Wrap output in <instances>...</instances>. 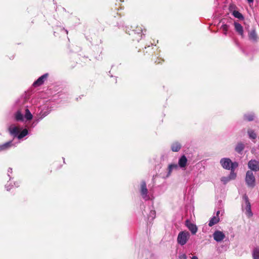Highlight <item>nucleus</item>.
Instances as JSON below:
<instances>
[{"label": "nucleus", "mask_w": 259, "mask_h": 259, "mask_svg": "<svg viewBox=\"0 0 259 259\" xmlns=\"http://www.w3.org/2000/svg\"><path fill=\"white\" fill-rule=\"evenodd\" d=\"M221 181L224 183V184H226L227 183H228L229 181H230V179L229 178V177H222V179H221Z\"/></svg>", "instance_id": "nucleus-27"}, {"label": "nucleus", "mask_w": 259, "mask_h": 259, "mask_svg": "<svg viewBox=\"0 0 259 259\" xmlns=\"http://www.w3.org/2000/svg\"><path fill=\"white\" fill-rule=\"evenodd\" d=\"M254 116L253 114L250 113L244 115V118L248 121H251L254 119Z\"/></svg>", "instance_id": "nucleus-22"}, {"label": "nucleus", "mask_w": 259, "mask_h": 259, "mask_svg": "<svg viewBox=\"0 0 259 259\" xmlns=\"http://www.w3.org/2000/svg\"><path fill=\"white\" fill-rule=\"evenodd\" d=\"M6 188H7V190H10V189H9V188H8V186L7 185L6 186Z\"/></svg>", "instance_id": "nucleus-34"}, {"label": "nucleus", "mask_w": 259, "mask_h": 259, "mask_svg": "<svg viewBox=\"0 0 259 259\" xmlns=\"http://www.w3.org/2000/svg\"><path fill=\"white\" fill-rule=\"evenodd\" d=\"M248 37L250 40L255 41L257 38V35L254 30H251L248 34Z\"/></svg>", "instance_id": "nucleus-15"}, {"label": "nucleus", "mask_w": 259, "mask_h": 259, "mask_svg": "<svg viewBox=\"0 0 259 259\" xmlns=\"http://www.w3.org/2000/svg\"><path fill=\"white\" fill-rule=\"evenodd\" d=\"M233 15L235 17H236L237 18H239V19L243 18L242 15L238 11H234L233 12Z\"/></svg>", "instance_id": "nucleus-24"}, {"label": "nucleus", "mask_w": 259, "mask_h": 259, "mask_svg": "<svg viewBox=\"0 0 259 259\" xmlns=\"http://www.w3.org/2000/svg\"><path fill=\"white\" fill-rule=\"evenodd\" d=\"M247 1L248 2V3L249 4H251V3H252L253 2V0H247Z\"/></svg>", "instance_id": "nucleus-31"}, {"label": "nucleus", "mask_w": 259, "mask_h": 259, "mask_svg": "<svg viewBox=\"0 0 259 259\" xmlns=\"http://www.w3.org/2000/svg\"><path fill=\"white\" fill-rule=\"evenodd\" d=\"M187 256L185 254H182L179 256V259H187Z\"/></svg>", "instance_id": "nucleus-29"}, {"label": "nucleus", "mask_w": 259, "mask_h": 259, "mask_svg": "<svg viewBox=\"0 0 259 259\" xmlns=\"http://www.w3.org/2000/svg\"><path fill=\"white\" fill-rule=\"evenodd\" d=\"M243 199L244 201V204H242V208L243 210L245 211V214L248 218L252 216L253 213L251 209V205L249 201L248 198L246 195L243 196Z\"/></svg>", "instance_id": "nucleus-2"}, {"label": "nucleus", "mask_w": 259, "mask_h": 259, "mask_svg": "<svg viewBox=\"0 0 259 259\" xmlns=\"http://www.w3.org/2000/svg\"><path fill=\"white\" fill-rule=\"evenodd\" d=\"M185 225L193 235L197 233L198 228L195 224L191 223L189 220H187L185 222Z\"/></svg>", "instance_id": "nucleus-6"}, {"label": "nucleus", "mask_w": 259, "mask_h": 259, "mask_svg": "<svg viewBox=\"0 0 259 259\" xmlns=\"http://www.w3.org/2000/svg\"><path fill=\"white\" fill-rule=\"evenodd\" d=\"M248 167L252 170L258 171L259 170V163L256 160H250L248 162Z\"/></svg>", "instance_id": "nucleus-10"}, {"label": "nucleus", "mask_w": 259, "mask_h": 259, "mask_svg": "<svg viewBox=\"0 0 259 259\" xmlns=\"http://www.w3.org/2000/svg\"><path fill=\"white\" fill-rule=\"evenodd\" d=\"M187 159L185 156H182L179 160V165L182 167H185L187 164Z\"/></svg>", "instance_id": "nucleus-13"}, {"label": "nucleus", "mask_w": 259, "mask_h": 259, "mask_svg": "<svg viewBox=\"0 0 259 259\" xmlns=\"http://www.w3.org/2000/svg\"><path fill=\"white\" fill-rule=\"evenodd\" d=\"M190 233L186 231L180 232L178 236L177 241L181 245H185L190 238Z\"/></svg>", "instance_id": "nucleus-3"}, {"label": "nucleus", "mask_w": 259, "mask_h": 259, "mask_svg": "<svg viewBox=\"0 0 259 259\" xmlns=\"http://www.w3.org/2000/svg\"><path fill=\"white\" fill-rule=\"evenodd\" d=\"M178 168V166L177 164H171L168 166V175H169L172 170L174 169H177Z\"/></svg>", "instance_id": "nucleus-18"}, {"label": "nucleus", "mask_w": 259, "mask_h": 259, "mask_svg": "<svg viewBox=\"0 0 259 259\" xmlns=\"http://www.w3.org/2000/svg\"><path fill=\"white\" fill-rule=\"evenodd\" d=\"M213 238L215 241L220 242L225 239V234L222 231L217 230L213 233Z\"/></svg>", "instance_id": "nucleus-5"}, {"label": "nucleus", "mask_w": 259, "mask_h": 259, "mask_svg": "<svg viewBox=\"0 0 259 259\" xmlns=\"http://www.w3.org/2000/svg\"><path fill=\"white\" fill-rule=\"evenodd\" d=\"M248 134L249 138L251 139H255L256 137V134L252 130H249L248 131Z\"/></svg>", "instance_id": "nucleus-21"}, {"label": "nucleus", "mask_w": 259, "mask_h": 259, "mask_svg": "<svg viewBox=\"0 0 259 259\" xmlns=\"http://www.w3.org/2000/svg\"><path fill=\"white\" fill-rule=\"evenodd\" d=\"M228 26L227 25H224L222 26V29L225 31V32H226L228 30Z\"/></svg>", "instance_id": "nucleus-30"}, {"label": "nucleus", "mask_w": 259, "mask_h": 259, "mask_svg": "<svg viewBox=\"0 0 259 259\" xmlns=\"http://www.w3.org/2000/svg\"><path fill=\"white\" fill-rule=\"evenodd\" d=\"M191 259H198V257L196 256H193Z\"/></svg>", "instance_id": "nucleus-32"}, {"label": "nucleus", "mask_w": 259, "mask_h": 259, "mask_svg": "<svg viewBox=\"0 0 259 259\" xmlns=\"http://www.w3.org/2000/svg\"><path fill=\"white\" fill-rule=\"evenodd\" d=\"M12 142H7L2 145H0V151L6 150L12 146Z\"/></svg>", "instance_id": "nucleus-14"}, {"label": "nucleus", "mask_w": 259, "mask_h": 259, "mask_svg": "<svg viewBox=\"0 0 259 259\" xmlns=\"http://www.w3.org/2000/svg\"><path fill=\"white\" fill-rule=\"evenodd\" d=\"M231 170V171L230 172V174L228 176V177L230 180L234 179L236 177V174L234 172V169H233L232 170Z\"/></svg>", "instance_id": "nucleus-26"}, {"label": "nucleus", "mask_w": 259, "mask_h": 259, "mask_svg": "<svg viewBox=\"0 0 259 259\" xmlns=\"http://www.w3.org/2000/svg\"><path fill=\"white\" fill-rule=\"evenodd\" d=\"M148 190L146 188V185L145 182H143L141 186V193L142 197L145 200L150 199L149 196L147 195Z\"/></svg>", "instance_id": "nucleus-7"}, {"label": "nucleus", "mask_w": 259, "mask_h": 259, "mask_svg": "<svg viewBox=\"0 0 259 259\" xmlns=\"http://www.w3.org/2000/svg\"><path fill=\"white\" fill-rule=\"evenodd\" d=\"M235 30L242 37H244V31L242 26L237 22H235L234 23Z\"/></svg>", "instance_id": "nucleus-9"}, {"label": "nucleus", "mask_w": 259, "mask_h": 259, "mask_svg": "<svg viewBox=\"0 0 259 259\" xmlns=\"http://www.w3.org/2000/svg\"><path fill=\"white\" fill-rule=\"evenodd\" d=\"M21 130L19 127L13 125H11L9 128L10 134L15 137L18 136Z\"/></svg>", "instance_id": "nucleus-11"}, {"label": "nucleus", "mask_w": 259, "mask_h": 259, "mask_svg": "<svg viewBox=\"0 0 259 259\" xmlns=\"http://www.w3.org/2000/svg\"><path fill=\"white\" fill-rule=\"evenodd\" d=\"M25 117L27 120H31L32 118V115L28 109L25 110Z\"/></svg>", "instance_id": "nucleus-20"}, {"label": "nucleus", "mask_w": 259, "mask_h": 259, "mask_svg": "<svg viewBox=\"0 0 259 259\" xmlns=\"http://www.w3.org/2000/svg\"><path fill=\"white\" fill-rule=\"evenodd\" d=\"M181 146L179 143H174L171 146V150L174 152H178L181 149Z\"/></svg>", "instance_id": "nucleus-16"}, {"label": "nucleus", "mask_w": 259, "mask_h": 259, "mask_svg": "<svg viewBox=\"0 0 259 259\" xmlns=\"http://www.w3.org/2000/svg\"><path fill=\"white\" fill-rule=\"evenodd\" d=\"M150 217L151 218V219L153 220L155 217V210H151L150 212Z\"/></svg>", "instance_id": "nucleus-28"}, {"label": "nucleus", "mask_w": 259, "mask_h": 259, "mask_svg": "<svg viewBox=\"0 0 259 259\" xmlns=\"http://www.w3.org/2000/svg\"><path fill=\"white\" fill-rule=\"evenodd\" d=\"M220 163L222 166L226 169H235L238 166V163L236 162H232L229 158H224L221 160Z\"/></svg>", "instance_id": "nucleus-1"}, {"label": "nucleus", "mask_w": 259, "mask_h": 259, "mask_svg": "<svg viewBox=\"0 0 259 259\" xmlns=\"http://www.w3.org/2000/svg\"><path fill=\"white\" fill-rule=\"evenodd\" d=\"M220 213V210H218L216 213V215L212 217L209 220L208 223V226L212 227L213 225L217 224L220 221L219 214Z\"/></svg>", "instance_id": "nucleus-8"}, {"label": "nucleus", "mask_w": 259, "mask_h": 259, "mask_svg": "<svg viewBox=\"0 0 259 259\" xmlns=\"http://www.w3.org/2000/svg\"><path fill=\"white\" fill-rule=\"evenodd\" d=\"M12 169L11 168H9V169H8V173H9V172H11H11H12Z\"/></svg>", "instance_id": "nucleus-33"}, {"label": "nucleus", "mask_w": 259, "mask_h": 259, "mask_svg": "<svg viewBox=\"0 0 259 259\" xmlns=\"http://www.w3.org/2000/svg\"><path fill=\"white\" fill-rule=\"evenodd\" d=\"M243 149L244 146L242 143L238 144L235 148L236 151L238 152H240L243 150Z\"/></svg>", "instance_id": "nucleus-23"}, {"label": "nucleus", "mask_w": 259, "mask_h": 259, "mask_svg": "<svg viewBox=\"0 0 259 259\" xmlns=\"http://www.w3.org/2000/svg\"><path fill=\"white\" fill-rule=\"evenodd\" d=\"M16 119L17 120H21L23 119V115L19 111L16 114Z\"/></svg>", "instance_id": "nucleus-25"}, {"label": "nucleus", "mask_w": 259, "mask_h": 259, "mask_svg": "<svg viewBox=\"0 0 259 259\" xmlns=\"http://www.w3.org/2000/svg\"><path fill=\"white\" fill-rule=\"evenodd\" d=\"M27 134L28 131L26 129H24L19 134H18L17 137L19 139H21L26 136Z\"/></svg>", "instance_id": "nucleus-19"}, {"label": "nucleus", "mask_w": 259, "mask_h": 259, "mask_svg": "<svg viewBox=\"0 0 259 259\" xmlns=\"http://www.w3.org/2000/svg\"><path fill=\"white\" fill-rule=\"evenodd\" d=\"M48 76V74H45L39 77L37 80L34 82L33 85L34 87H37L43 83L45 80L46 79Z\"/></svg>", "instance_id": "nucleus-12"}, {"label": "nucleus", "mask_w": 259, "mask_h": 259, "mask_svg": "<svg viewBox=\"0 0 259 259\" xmlns=\"http://www.w3.org/2000/svg\"><path fill=\"white\" fill-rule=\"evenodd\" d=\"M252 256L253 259H259V248H255L252 252Z\"/></svg>", "instance_id": "nucleus-17"}, {"label": "nucleus", "mask_w": 259, "mask_h": 259, "mask_svg": "<svg viewBox=\"0 0 259 259\" xmlns=\"http://www.w3.org/2000/svg\"><path fill=\"white\" fill-rule=\"evenodd\" d=\"M245 182L248 187L252 188L255 186V178L252 171L246 172Z\"/></svg>", "instance_id": "nucleus-4"}]
</instances>
